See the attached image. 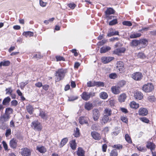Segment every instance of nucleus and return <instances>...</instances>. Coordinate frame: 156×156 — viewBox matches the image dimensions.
<instances>
[{"label":"nucleus","instance_id":"obj_29","mask_svg":"<svg viewBox=\"0 0 156 156\" xmlns=\"http://www.w3.org/2000/svg\"><path fill=\"white\" fill-rule=\"evenodd\" d=\"M111 49V48L109 46L103 47L100 48V52L101 53H105Z\"/></svg>","mask_w":156,"mask_h":156},{"label":"nucleus","instance_id":"obj_46","mask_svg":"<svg viewBox=\"0 0 156 156\" xmlns=\"http://www.w3.org/2000/svg\"><path fill=\"white\" fill-rule=\"evenodd\" d=\"M123 25L130 27L132 26V24L131 22L129 21H125L122 22Z\"/></svg>","mask_w":156,"mask_h":156},{"label":"nucleus","instance_id":"obj_44","mask_svg":"<svg viewBox=\"0 0 156 156\" xmlns=\"http://www.w3.org/2000/svg\"><path fill=\"white\" fill-rule=\"evenodd\" d=\"M80 130L78 128H76V130L74 132L73 135L75 137H78L80 136Z\"/></svg>","mask_w":156,"mask_h":156},{"label":"nucleus","instance_id":"obj_10","mask_svg":"<svg viewBox=\"0 0 156 156\" xmlns=\"http://www.w3.org/2000/svg\"><path fill=\"white\" fill-rule=\"evenodd\" d=\"M17 140L16 139L13 138L9 141V145L11 148L16 149L17 147Z\"/></svg>","mask_w":156,"mask_h":156},{"label":"nucleus","instance_id":"obj_17","mask_svg":"<svg viewBox=\"0 0 156 156\" xmlns=\"http://www.w3.org/2000/svg\"><path fill=\"white\" fill-rule=\"evenodd\" d=\"M148 44V41L145 38H144L139 40V46L140 48H145Z\"/></svg>","mask_w":156,"mask_h":156},{"label":"nucleus","instance_id":"obj_4","mask_svg":"<svg viewBox=\"0 0 156 156\" xmlns=\"http://www.w3.org/2000/svg\"><path fill=\"white\" fill-rule=\"evenodd\" d=\"M95 95V93H94L90 92L88 93L87 92L84 91L81 95V96L83 100L87 101L90 99V97L94 96Z\"/></svg>","mask_w":156,"mask_h":156},{"label":"nucleus","instance_id":"obj_13","mask_svg":"<svg viewBox=\"0 0 156 156\" xmlns=\"http://www.w3.org/2000/svg\"><path fill=\"white\" fill-rule=\"evenodd\" d=\"M146 146L147 148L150 149L151 152L155 150L156 147V145L153 142L150 141L147 142Z\"/></svg>","mask_w":156,"mask_h":156},{"label":"nucleus","instance_id":"obj_18","mask_svg":"<svg viewBox=\"0 0 156 156\" xmlns=\"http://www.w3.org/2000/svg\"><path fill=\"white\" fill-rule=\"evenodd\" d=\"M134 96L135 99L141 100L143 98L144 95L141 92L138 91L135 93Z\"/></svg>","mask_w":156,"mask_h":156},{"label":"nucleus","instance_id":"obj_11","mask_svg":"<svg viewBox=\"0 0 156 156\" xmlns=\"http://www.w3.org/2000/svg\"><path fill=\"white\" fill-rule=\"evenodd\" d=\"M126 50V49L124 47H120L115 49L113 52V53L118 56H121V53H124Z\"/></svg>","mask_w":156,"mask_h":156},{"label":"nucleus","instance_id":"obj_20","mask_svg":"<svg viewBox=\"0 0 156 156\" xmlns=\"http://www.w3.org/2000/svg\"><path fill=\"white\" fill-rule=\"evenodd\" d=\"M79 122L81 125L84 124H88L87 118L85 116H82L79 117Z\"/></svg>","mask_w":156,"mask_h":156},{"label":"nucleus","instance_id":"obj_34","mask_svg":"<svg viewBox=\"0 0 156 156\" xmlns=\"http://www.w3.org/2000/svg\"><path fill=\"white\" fill-rule=\"evenodd\" d=\"M112 112V111L111 109L106 108L104 110V114H105L104 115H107L109 116L111 115Z\"/></svg>","mask_w":156,"mask_h":156},{"label":"nucleus","instance_id":"obj_42","mask_svg":"<svg viewBox=\"0 0 156 156\" xmlns=\"http://www.w3.org/2000/svg\"><path fill=\"white\" fill-rule=\"evenodd\" d=\"M118 152L117 150L115 149H114L112 150L109 154L110 156H118Z\"/></svg>","mask_w":156,"mask_h":156},{"label":"nucleus","instance_id":"obj_55","mask_svg":"<svg viewBox=\"0 0 156 156\" xmlns=\"http://www.w3.org/2000/svg\"><path fill=\"white\" fill-rule=\"evenodd\" d=\"M6 91V94H9L10 95H12V90L11 89V87H9L8 88H6L5 90Z\"/></svg>","mask_w":156,"mask_h":156},{"label":"nucleus","instance_id":"obj_63","mask_svg":"<svg viewBox=\"0 0 156 156\" xmlns=\"http://www.w3.org/2000/svg\"><path fill=\"white\" fill-rule=\"evenodd\" d=\"M47 3L44 2L42 0H40V5L43 7H45L46 6Z\"/></svg>","mask_w":156,"mask_h":156},{"label":"nucleus","instance_id":"obj_9","mask_svg":"<svg viewBox=\"0 0 156 156\" xmlns=\"http://www.w3.org/2000/svg\"><path fill=\"white\" fill-rule=\"evenodd\" d=\"M92 117L95 121H98L100 115V113L98 109L95 108L92 110Z\"/></svg>","mask_w":156,"mask_h":156},{"label":"nucleus","instance_id":"obj_51","mask_svg":"<svg viewBox=\"0 0 156 156\" xmlns=\"http://www.w3.org/2000/svg\"><path fill=\"white\" fill-rule=\"evenodd\" d=\"M109 103L111 107H112L114 106L115 104V101L112 99H109L108 100Z\"/></svg>","mask_w":156,"mask_h":156},{"label":"nucleus","instance_id":"obj_2","mask_svg":"<svg viewBox=\"0 0 156 156\" xmlns=\"http://www.w3.org/2000/svg\"><path fill=\"white\" fill-rule=\"evenodd\" d=\"M154 87L152 83H147L142 87V90L146 93H149L154 90Z\"/></svg>","mask_w":156,"mask_h":156},{"label":"nucleus","instance_id":"obj_5","mask_svg":"<svg viewBox=\"0 0 156 156\" xmlns=\"http://www.w3.org/2000/svg\"><path fill=\"white\" fill-rule=\"evenodd\" d=\"M87 85L88 87H93L95 86L98 87H104V84L102 82H96L95 81L93 82L90 81L87 82Z\"/></svg>","mask_w":156,"mask_h":156},{"label":"nucleus","instance_id":"obj_38","mask_svg":"<svg viewBox=\"0 0 156 156\" xmlns=\"http://www.w3.org/2000/svg\"><path fill=\"white\" fill-rule=\"evenodd\" d=\"M11 101V99L9 97H7L5 98L3 101L2 104L5 105L8 104Z\"/></svg>","mask_w":156,"mask_h":156},{"label":"nucleus","instance_id":"obj_49","mask_svg":"<svg viewBox=\"0 0 156 156\" xmlns=\"http://www.w3.org/2000/svg\"><path fill=\"white\" fill-rule=\"evenodd\" d=\"M126 84V81L122 80L119 81L118 83V85L120 87H122Z\"/></svg>","mask_w":156,"mask_h":156},{"label":"nucleus","instance_id":"obj_8","mask_svg":"<svg viewBox=\"0 0 156 156\" xmlns=\"http://www.w3.org/2000/svg\"><path fill=\"white\" fill-rule=\"evenodd\" d=\"M116 68L120 73H123L124 72V64L123 62L121 61L117 62Z\"/></svg>","mask_w":156,"mask_h":156},{"label":"nucleus","instance_id":"obj_24","mask_svg":"<svg viewBox=\"0 0 156 156\" xmlns=\"http://www.w3.org/2000/svg\"><path fill=\"white\" fill-rule=\"evenodd\" d=\"M126 95L125 93L121 94L118 97V100L119 102L122 103L124 102L126 98Z\"/></svg>","mask_w":156,"mask_h":156},{"label":"nucleus","instance_id":"obj_53","mask_svg":"<svg viewBox=\"0 0 156 156\" xmlns=\"http://www.w3.org/2000/svg\"><path fill=\"white\" fill-rule=\"evenodd\" d=\"M107 42V40L105 39H103L101 41H99L97 44V45L98 46H101Z\"/></svg>","mask_w":156,"mask_h":156},{"label":"nucleus","instance_id":"obj_36","mask_svg":"<svg viewBox=\"0 0 156 156\" xmlns=\"http://www.w3.org/2000/svg\"><path fill=\"white\" fill-rule=\"evenodd\" d=\"M23 35L26 37H33L34 36V33L33 32L30 31L24 32Z\"/></svg>","mask_w":156,"mask_h":156},{"label":"nucleus","instance_id":"obj_25","mask_svg":"<svg viewBox=\"0 0 156 156\" xmlns=\"http://www.w3.org/2000/svg\"><path fill=\"white\" fill-rule=\"evenodd\" d=\"M70 146L71 148L73 150H75L77 147V144L75 139L70 140L69 142Z\"/></svg>","mask_w":156,"mask_h":156},{"label":"nucleus","instance_id":"obj_62","mask_svg":"<svg viewBox=\"0 0 156 156\" xmlns=\"http://www.w3.org/2000/svg\"><path fill=\"white\" fill-rule=\"evenodd\" d=\"M68 7L72 9H73L76 6L75 4L74 3H70L68 5Z\"/></svg>","mask_w":156,"mask_h":156},{"label":"nucleus","instance_id":"obj_12","mask_svg":"<svg viewBox=\"0 0 156 156\" xmlns=\"http://www.w3.org/2000/svg\"><path fill=\"white\" fill-rule=\"evenodd\" d=\"M91 135L93 139L96 140H99L101 138V136L100 134L96 131L91 132Z\"/></svg>","mask_w":156,"mask_h":156},{"label":"nucleus","instance_id":"obj_31","mask_svg":"<svg viewBox=\"0 0 156 156\" xmlns=\"http://www.w3.org/2000/svg\"><path fill=\"white\" fill-rule=\"evenodd\" d=\"M36 150L41 153H44L47 151L45 147L43 146H41L40 147L37 146Z\"/></svg>","mask_w":156,"mask_h":156},{"label":"nucleus","instance_id":"obj_54","mask_svg":"<svg viewBox=\"0 0 156 156\" xmlns=\"http://www.w3.org/2000/svg\"><path fill=\"white\" fill-rule=\"evenodd\" d=\"M118 23V20L117 19H114L109 22V25L110 26H112L117 24Z\"/></svg>","mask_w":156,"mask_h":156},{"label":"nucleus","instance_id":"obj_56","mask_svg":"<svg viewBox=\"0 0 156 156\" xmlns=\"http://www.w3.org/2000/svg\"><path fill=\"white\" fill-rule=\"evenodd\" d=\"M2 144L5 150V151H8L9 150L8 149V146L5 141H3Z\"/></svg>","mask_w":156,"mask_h":156},{"label":"nucleus","instance_id":"obj_35","mask_svg":"<svg viewBox=\"0 0 156 156\" xmlns=\"http://www.w3.org/2000/svg\"><path fill=\"white\" fill-rule=\"evenodd\" d=\"M13 110L11 108L8 107L6 108L5 113L9 116H10V115L13 113Z\"/></svg>","mask_w":156,"mask_h":156},{"label":"nucleus","instance_id":"obj_59","mask_svg":"<svg viewBox=\"0 0 156 156\" xmlns=\"http://www.w3.org/2000/svg\"><path fill=\"white\" fill-rule=\"evenodd\" d=\"M137 149L140 151L142 152H145L146 151V149L144 147L140 146L137 147Z\"/></svg>","mask_w":156,"mask_h":156},{"label":"nucleus","instance_id":"obj_41","mask_svg":"<svg viewBox=\"0 0 156 156\" xmlns=\"http://www.w3.org/2000/svg\"><path fill=\"white\" fill-rule=\"evenodd\" d=\"M0 63H1V67L2 66H7L10 65V62L9 60H6L2 61L0 62Z\"/></svg>","mask_w":156,"mask_h":156},{"label":"nucleus","instance_id":"obj_7","mask_svg":"<svg viewBox=\"0 0 156 156\" xmlns=\"http://www.w3.org/2000/svg\"><path fill=\"white\" fill-rule=\"evenodd\" d=\"M31 150L28 148L23 147L21 149V154L22 156H31Z\"/></svg>","mask_w":156,"mask_h":156},{"label":"nucleus","instance_id":"obj_1","mask_svg":"<svg viewBox=\"0 0 156 156\" xmlns=\"http://www.w3.org/2000/svg\"><path fill=\"white\" fill-rule=\"evenodd\" d=\"M67 69L61 68L58 69L55 73V81L59 82L63 79L67 73Z\"/></svg>","mask_w":156,"mask_h":156},{"label":"nucleus","instance_id":"obj_60","mask_svg":"<svg viewBox=\"0 0 156 156\" xmlns=\"http://www.w3.org/2000/svg\"><path fill=\"white\" fill-rule=\"evenodd\" d=\"M107 145L106 144H103L102 146V150L103 152H105L106 151L107 148Z\"/></svg>","mask_w":156,"mask_h":156},{"label":"nucleus","instance_id":"obj_58","mask_svg":"<svg viewBox=\"0 0 156 156\" xmlns=\"http://www.w3.org/2000/svg\"><path fill=\"white\" fill-rule=\"evenodd\" d=\"M11 134V129H10L9 128L6 129L5 133V135L6 137H8Z\"/></svg>","mask_w":156,"mask_h":156},{"label":"nucleus","instance_id":"obj_28","mask_svg":"<svg viewBox=\"0 0 156 156\" xmlns=\"http://www.w3.org/2000/svg\"><path fill=\"white\" fill-rule=\"evenodd\" d=\"M10 117L11 116H9L5 113L1 116L0 118L1 119H2L3 122H5L8 121Z\"/></svg>","mask_w":156,"mask_h":156},{"label":"nucleus","instance_id":"obj_14","mask_svg":"<svg viewBox=\"0 0 156 156\" xmlns=\"http://www.w3.org/2000/svg\"><path fill=\"white\" fill-rule=\"evenodd\" d=\"M119 35V32L118 31H115L113 28H111L107 34V36L108 37H111L114 35Z\"/></svg>","mask_w":156,"mask_h":156},{"label":"nucleus","instance_id":"obj_47","mask_svg":"<svg viewBox=\"0 0 156 156\" xmlns=\"http://www.w3.org/2000/svg\"><path fill=\"white\" fill-rule=\"evenodd\" d=\"M139 119L142 122L147 123H149L150 121L149 120L145 117L140 118Z\"/></svg>","mask_w":156,"mask_h":156},{"label":"nucleus","instance_id":"obj_16","mask_svg":"<svg viewBox=\"0 0 156 156\" xmlns=\"http://www.w3.org/2000/svg\"><path fill=\"white\" fill-rule=\"evenodd\" d=\"M138 114L140 115L145 116L148 114V111L146 108H140L138 111Z\"/></svg>","mask_w":156,"mask_h":156},{"label":"nucleus","instance_id":"obj_6","mask_svg":"<svg viewBox=\"0 0 156 156\" xmlns=\"http://www.w3.org/2000/svg\"><path fill=\"white\" fill-rule=\"evenodd\" d=\"M143 77V75L140 72H134L131 75V77L136 81H140Z\"/></svg>","mask_w":156,"mask_h":156},{"label":"nucleus","instance_id":"obj_45","mask_svg":"<svg viewBox=\"0 0 156 156\" xmlns=\"http://www.w3.org/2000/svg\"><path fill=\"white\" fill-rule=\"evenodd\" d=\"M138 58L141 59H144L146 58V56L142 52H139L137 55Z\"/></svg>","mask_w":156,"mask_h":156},{"label":"nucleus","instance_id":"obj_48","mask_svg":"<svg viewBox=\"0 0 156 156\" xmlns=\"http://www.w3.org/2000/svg\"><path fill=\"white\" fill-rule=\"evenodd\" d=\"M112 147L118 150H120L122 149V148L123 146L122 144H117L114 145L112 146Z\"/></svg>","mask_w":156,"mask_h":156},{"label":"nucleus","instance_id":"obj_50","mask_svg":"<svg viewBox=\"0 0 156 156\" xmlns=\"http://www.w3.org/2000/svg\"><path fill=\"white\" fill-rule=\"evenodd\" d=\"M55 58L57 61H65V59L64 57L58 55L55 56Z\"/></svg>","mask_w":156,"mask_h":156},{"label":"nucleus","instance_id":"obj_21","mask_svg":"<svg viewBox=\"0 0 156 156\" xmlns=\"http://www.w3.org/2000/svg\"><path fill=\"white\" fill-rule=\"evenodd\" d=\"M93 107V105L90 101L86 102L84 105V108L85 109L90 111L92 109Z\"/></svg>","mask_w":156,"mask_h":156},{"label":"nucleus","instance_id":"obj_43","mask_svg":"<svg viewBox=\"0 0 156 156\" xmlns=\"http://www.w3.org/2000/svg\"><path fill=\"white\" fill-rule=\"evenodd\" d=\"M109 119V118L108 116L107 115H104L102 119V121L103 122L104 124H105L107 123Z\"/></svg>","mask_w":156,"mask_h":156},{"label":"nucleus","instance_id":"obj_40","mask_svg":"<svg viewBox=\"0 0 156 156\" xmlns=\"http://www.w3.org/2000/svg\"><path fill=\"white\" fill-rule=\"evenodd\" d=\"M100 97L103 99H106L108 98V95L105 92H101L100 94Z\"/></svg>","mask_w":156,"mask_h":156},{"label":"nucleus","instance_id":"obj_3","mask_svg":"<svg viewBox=\"0 0 156 156\" xmlns=\"http://www.w3.org/2000/svg\"><path fill=\"white\" fill-rule=\"evenodd\" d=\"M31 126L34 130L38 131H41L42 129L41 123L37 120L33 121L31 123Z\"/></svg>","mask_w":156,"mask_h":156},{"label":"nucleus","instance_id":"obj_15","mask_svg":"<svg viewBox=\"0 0 156 156\" xmlns=\"http://www.w3.org/2000/svg\"><path fill=\"white\" fill-rule=\"evenodd\" d=\"M112 92L115 94H117L120 92V88L118 86H113L111 88Z\"/></svg>","mask_w":156,"mask_h":156},{"label":"nucleus","instance_id":"obj_61","mask_svg":"<svg viewBox=\"0 0 156 156\" xmlns=\"http://www.w3.org/2000/svg\"><path fill=\"white\" fill-rule=\"evenodd\" d=\"M11 103L12 106H16L18 105V102L16 100H13L11 101Z\"/></svg>","mask_w":156,"mask_h":156},{"label":"nucleus","instance_id":"obj_32","mask_svg":"<svg viewBox=\"0 0 156 156\" xmlns=\"http://www.w3.org/2000/svg\"><path fill=\"white\" fill-rule=\"evenodd\" d=\"M141 34L140 33H132L130 35V38H135L140 37Z\"/></svg>","mask_w":156,"mask_h":156},{"label":"nucleus","instance_id":"obj_30","mask_svg":"<svg viewBox=\"0 0 156 156\" xmlns=\"http://www.w3.org/2000/svg\"><path fill=\"white\" fill-rule=\"evenodd\" d=\"M39 116L43 119H47L48 116L44 111L40 110V111Z\"/></svg>","mask_w":156,"mask_h":156},{"label":"nucleus","instance_id":"obj_37","mask_svg":"<svg viewBox=\"0 0 156 156\" xmlns=\"http://www.w3.org/2000/svg\"><path fill=\"white\" fill-rule=\"evenodd\" d=\"M125 139L126 141L129 144H131L133 142L130 136L128 134H126L125 135Z\"/></svg>","mask_w":156,"mask_h":156},{"label":"nucleus","instance_id":"obj_19","mask_svg":"<svg viewBox=\"0 0 156 156\" xmlns=\"http://www.w3.org/2000/svg\"><path fill=\"white\" fill-rule=\"evenodd\" d=\"M114 59L113 57H103L101 58V61L104 64H106L112 61Z\"/></svg>","mask_w":156,"mask_h":156},{"label":"nucleus","instance_id":"obj_26","mask_svg":"<svg viewBox=\"0 0 156 156\" xmlns=\"http://www.w3.org/2000/svg\"><path fill=\"white\" fill-rule=\"evenodd\" d=\"M129 106L131 108L135 109H137L139 107V104L133 101L130 102Z\"/></svg>","mask_w":156,"mask_h":156},{"label":"nucleus","instance_id":"obj_57","mask_svg":"<svg viewBox=\"0 0 156 156\" xmlns=\"http://www.w3.org/2000/svg\"><path fill=\"white\" fill-rule=\"evenodd\" d=\"M109 78L111 79H115L117 78V76L116 74L115 73H113L110 74L109 76Z\"/></svg>","mask_w":156,"mask_h":156},{"label":"nucleus","instance_id":"obj_64","mask_svg":"<svg viewBox=\"0 0 156 156\" xmlns=\"http://www.w3.org/2000/svg\"><path fill=\"white\" fill-rule=\"evenodd\" d=\"M35 86L37 87L40 88L43 86V85L41 82H38L35 84Z\"/></svg>","mask_w":156,"mask_h":156},{"label":"nucleus","instance_id":"obj_39","mask_svg":"<svg viewBox=\"0 0 156 156\" xmlns=\"http://www.w3.org/2000/svg\"><path fill=\"white\" fill-rule=\"evenodd\" d=\"M131 45L132 46H139V40H133L131 43Z\"/></svg>","mask_w":156,"mask_h":156},{"label":"nucleus","instance_id":"obj_33","mask_svg":"<svg viewBox=\"0 0 156 156\" xmlns=\"http://www.w3.org/2000/svg\"><path fill=\"white\" fill-rule=\"evenodd\" d=\"M68 140L67 138H64L62 140L59 145L60 147H62L64 146L68 141Z\"/></svg>","mask_w":156,"mask_h":156},{"label":"nucleus","instance_id":"obj_23","mask_svg":"<svg viewBox=\"0 0 156 156\" xmlns=\"http://www.w3.org/2000/svg\"><path fill=\"white\" fill-rule=\"evenodd\" d=\"M115 12V11L112 8H108L105 12V16L114 14Z\"/></svg>","mask_w":156,"mask_h":156},{"label":"nucleus","instance_id":"obj_52","mask_svg":"<svg viewBox=\"0 0 156 156\" xmlns=\"http://www.w3.org/2000/svg\"><path fill=\"white\" fill-rule=\"evenodd\" d=\"M120 132V130H117L115 131H114L111 133V135L113 137H115L116 136L118 135Z\"/></svg>","mask_w":156,"mask_h":156},{"label":"nucleus","instance_id":"obj_22","mask_svg":"<svg viewBox=\"0 0 156 156\" xmlns=\"http://www.w3.org/2000/svg\"><path fill=\"white\" fill-rule=\"evenodd\" d=\"M85 151L83 149L80 147L77 148L76 151V154L78 156H85Z\"/></svg>","mask_w":156,"mask_h":156},{"label":"nucleus","instance_id":"obj_27","mask_svg":"<svg viewBox=\"0 0 156 156\" xmlns=\"http://www.w3.org/2000/svg\"><path fill=\"white\" fill-rule=\"evenodd\" d=\"M26 109L27 112L30 115L33 113L34 109L33 106L30 104L26 106Z\"/></svg>","mask_w":156,"mask_h":156}]
</instances>
